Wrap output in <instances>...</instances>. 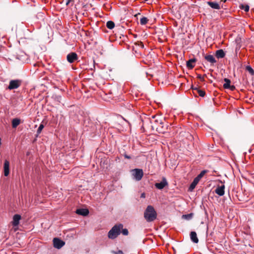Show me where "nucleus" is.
Masks as SVG:
<instances>
[{
	"label": "nucleus",
	"mask_w": 254,
	"mask_h": 254,
	"mask_svg": "<svg viewBox=\"0 0 254 254\" xmlns=\"http://www.w3.org/2000/svg\"><path fill=\"white\" fill-rule=\"evenodd\" d=\"M144 217L147 222L153 221L157 217V213L153 207L148 205L144 213Z\"/></svg>",
	"instance_id": "f257e3e1"
},
{
	"label": "nucleus",
	"mask_w": 254,
	"mask_h": 254,
	"mask_svg": "<svg viewBox=\"0 0 254 254\" xmlns=\"http://www.w3.org/2000/svg\"><path fill=\"white\" fill-rule=\"evenodd\" d=\"M123 228V225L122 224L115 225L108 232V238L111 239L116 238L120 234Z\"/></svg>",
	"instance_id": "f03ea898"
},
{
	"label": "nucleus",
	"mask_w": 254,
	"mask_h": 254,
	"mask_svg": "<svg viewBox=\"0 0 254 254\" xmlns=\"http://www.w3.org/2000/svg\"><path fill=\"white\" fill-rule=\"evenodd\" d=\"M133 173L134 178L137 181L141 180L143 176V172L142 170L139 169H135L132 171Z\"/></svg>",
	"instance_id": "7ed1b4c3"
},
{
	"label": "nucleus",
	"mask_w": 254,
	"mask_h": 254,
	"mask_svg": "<svg viewBox=\"0 0 254 254\" xmlns=\"http://www.w3.org/2000/svg\"><path fill=\"white\" fill-rule=\"evenodd\" d=\"M66 59L68 62L69 63H72L78 60V56L76 53L71 52L67 55Z\"/></svg>",
	"instance_id": "20e7f679"
},
{
	"label": "nucleus",
	"mask_w": 254,
	"mask_h": 254,
	"mask_svg": "<svg viewBox=\"0 0 254 254\" xmlns=\"http://www.w3.org/2000/svg\"><path fill=\"white\" fill-rule=\"evenodd\" d=\"M64 244L65 243L59 238H55L53 239L54 247L57 249H61Z\"/></svg>",
	"instance_id": "39448f33"
},
{
	"label": "nucleus",
	"mask_w": 254,
	"mask_h": 254,
	"mask_svg": "<svg viewBox=\"0 0 254 254\" xmlns=\"http://www.w3.org/2000/svg\"><path fill=\"white\" fill-rule=\"evenodd\" d=\"M168 184L166 180V179L165 178H163L162 179V181L160 183H157L155 184V187L159 189V190H162L166 186H168Z\"/></svg>",
	"instance_id": "423d86ee"
},
{
	"label": "nucleus",
	"mask_w": 254,
	"mask_h": 254,
	"mask_svg": "<svg viewBox=\"0 0 254 254\" xmlns=\"http://www.w3.org/2000/svg\"><path fill=\"white\" fill-rule=\"evenodd\" d=\"M215 193L219 196H222L225 193V186L222 185L221 186H218L215 190Z\"/></svg>",
	"instance_id": "0eeeda50"
},
{
	"label": "nucleus",
	"mask_w": 254,
	"mask_h": 254,
	"mask_svg": "<svg viewBox=\"0 0 254 254\" xmlns=\"http://www.w3.org/2000/svg\"><path fill=\"white\" fill-rule=\"evenodd\" d=\"M225 82L223 84V88L225 89H229L231 91H234L235 89V86L231 84V80H225Z\"/></svg>",
	"instance_id": "6e6552de"
},
{
	"label": "nucleus",
	"mask_w": 254,
	"mask_h": 254,
	"mask_svg": "<svg viewBox=\"0 0 254 254\" xmlns=\"http://www.w3.org/2000/svg\"><path fill=\"white\" fill-rule=\"evenodd\" d=\"M21 219V216L19 214H15L13 217V220L11 222L13 227L17 226L19 224V221Z\"/></svg>",
	"instance_id": "1a4fd4ad"
},
{
	"label": "nucleus",
	"mask_w": 254,
	"mask_h": 254,
	"mask_svg": "<svg viewBox=\"0 0 254 254\" xmlns=\"http://www.w3.org/2000/svg\"><path fill=\"white\" fill-rule=\"evenodd\" d=\"M4 175L5 176H8L9 174V162L5 160L3 164Z\"/></svg>",
	"instance_id": "9d476101"
},
{
	"label": "nucleus",
	"mask_w": 254,
	"mask_h": 254,
	"mask_svg": "<svg viewBox=\"0 0 254 254\" xmlns=\"http://www.w3.org/2000/svg\"><path fill=\"white\" fill-rule=\"evenodd\" d=\"M20 85L19 80H11L8 89H13L18 88Z\"/></svg>",
	"instance_id": "9b49d317"
},
{
	"label": "nucleus",
	"mask_w": 254,
	"mask_h": 254,
	"mask_svg": "<svg viewBox=\"0 0 254 254\" xmlns=\"http://www.w3.org/2000/svg\"><path fill=\"white\" fill-rule=\"evenodd\" d=\"M205 60L210 63L211 64H214L216 63V61L214 58V56L211 55H207L204 56Z\"/></svg>",
	"instance_id": "f8f14e48"
},
{
	"label": "nucleus",
	"mask_w": 254,
	"mask_h": 254,
	"mask_svg": "<svg viewBox=\"0 0 254 254\" xmlns=\"http://www.w3.org/2000/svg\"><path fill=\"white\" fill-rule=\"evenodd\" d=\"M207 4L210 6L211 8L215 9H220L219 4L215 1H207Z\"/></svg>",
	"instance_id": "ddd939ff"
},
{
	"label": "nucleus",
	"mask_w": 254,
	"mask_h": 254,
	"mask_svg": "<svg viewBox=\"0 0 254 254\" xmlns=\"http://www.w3.org/2000/svg\"><path fill=\"white\" fill-rule=\"evenodd\" d=\"M200 180L198 179L197 177H195L193 182L190 184V187H189V190L190 191H192L196 187V186L197 185L198 182H199Z\"/></svg>",
	"instance_id": "4468645a"
},
{
	"label": "nucleus",
	"mask_w": 254,
	"mask_h": 254,
	"mask_svg": "<svg viewBox=\"0 0 254 254\" xmlns=\"http://www.w3.org/2000/svg\"><path fill=\"white\" fill-rule=\"evenodd\" d=\"M196 60L195 59H191L187 62V66L189 69H192L195 65V62Z\"/></svg>",
	"instance_id": "2eb2a0df"
},
{
	"label": "nucleus",
	"mask_w": 254,
	"mask_h": 254,
	"mask_svg": "<svg viewBox=\"0 0 254 254\" xmlns=\"http://www.w3.org/2000/svg\"><path fill=\"white\" fill-rule=\"evenodd\" d=\"M76 213L82 216H86L89 213V211L87 209H78L76 211Z\"/></svg>",
	"instance_id": "dca6fc26"
},
{
	"label": "nucleus",
	"mask_w": 254,
	"mask_h": 254,
	"mask_svg": "<svg viewBox=\"0 0 254 254\" xmlns=\"http://www.w3.org/2000/svg\"><path fill=\"white\" fill-rule=\"evenodd\" d=\"M215 56L218 59H221L225 57V53L223 50L220 49L216 51Z\"/></svg>",
	"instance_id": "f3484780"
},
{
	"label": "nucleus",
	"mask_w": 254,
	"mask_h": 254,
	"mask_svg": "<svg viewBox=\"0 0 254 254\" xmlns=\"http://www.w3.org/2000/svg\"><path fill=\"white\" fill-rule=\"evenodd\" d=\"M190 239H191V240L195 243H197L198 242V239L197 237V235H196V232H190Z\"/></svg>",
	"instance_id": "a211bd4d"
},
{
	"label": "nucleus",
	"mask_w": 254,
	"mask_h": 254,
	"mask_svg": "<svg viewBox=\"0 0 254 254\" xmlns=\"http://www.w3.org/2000/svg\"><path fill=\"white\" fill-rule=\"evenodd\" d=\"M192 89L193 91H195L196 93H197L198 94L199 96H200L201 97L204 96L205 93L204 91L200 90L199 88L196 87H193V86H192Z\"/></svg>",
	"instance_id": "6ab92c4d"
},
{
	"label": "nucleus",
	"mask_w": 254,
	"mask_h": 254,
	"mask_svg": "<svg viewBox=\"0 0 254 254\" xmlns=\"http://www.w3.org/2000/svg\"><path fill=\"white\" fill-rule=\"evenodd\" d=\"M20 124V120L18 118L13 119L12 121L13 128H16Z\"/></svg>",
	"instance_id": "aec40b11"
},
{
	"label": "nucleus",
	"mask_w": 254,
	"mask_h": 254,
	"mask_svg": "<svg viewBox=\"0 0 254 254\" xmlns=\"http://www.w3.org/2000/svg\"><path fill=\"white\" fill-rule=\"evenodd\" d=\"M246 70L251 75H254V70L250 65L246 66Z\"/></svg>",
	"instance_id": "412c9836"
},
{
	"label": "nucleus",
	"mask_w": 254,
	"mask_h": 254,
	"mask_svg": "<svg viewBox=\"0 0 254 254\" xmlns=\"http://www.w3.org/2000/svg\"><path fill=\"white\" fill-rule=\"evenodd\" d=\"M106 26L108 28L112 29L115 27V23L112 21H109L107 22Z\"/></svg>",
	"instance_id": "4be33fe9"
},
{
	"label": "nucleus",
	"mask_w": 254,
	"mask_h": 254,
	"mask_svg": "<svg viewBox=\"0 0 254 254\" xmlns=\"http://www.w3.org/2000/svg\"><path fill=\"white\" fill-rule=\"evenodd\" d=\"M170 84L169 80H161V81L158 82V85L162 86L169 85Z\"/></svg>",
	"instance_id": "5701e85b"
},
{
	"label": "nucleus",
	"mask_w": 254,
	"mask_h": 254,
	"mask_svg": "<svg viewBox=\"0 0 254 254\" xmlns=\"http://www.w3.org/2000/svg\"><path fill=\"white\" fill-rule=\"evenodd\" d=\"M148 21V19L146 17H142L140 20V23L141 25H145Z\"/></svg>",
	"instance_id": "b1692460"
},
{
	"label": "nucleus",
	"mask_w": 254,
	"mask_h": 254,
	"mask_svg": "<svg viewBox=\"0 0 254 254\" xmlns=\"http://www.w3.org/2000/svg\"><path fill=\"white\" fill-rule=\"evenodd\" d=\"M207 172V170H203L200 172V173L199 175H197L196 177L200 180V179Z\"/></svg>",
	"instance_id": "393cba45"
},
{
	"label": "nucleus",
	"mask_w": 254,
	"mask_h": 254,
	"mask_svg": "<svg viewBox=\"0 0 254 254\" xmlns=\"http://www.w3.org/2000/svg\"><path fill=\"white\" fill-rule=\"evenodd\" d=\"M240 7L242 9H244L245 11H249L250 7L248 5L241 4Z\"/></svg>",
	"instance_id": "a878e982"
},
{
	"label": "nucleus",
	"mask_w": 254,
	"mask_h": 254,
	"mask_svg": "<svg viewBox=\"0 0 254 254\" xmlns=\"http://www.w3.org/2000/svg\"><path fill=\"white\" fill-rule=\"evenodd\" d=\"M193 216L192 213H190L188 214H185L183 215V218L187 219V220H190L192 218Z\"/></svg>",
	"instance_id": "bb28decb"
},
{
	"label": "nucleus",
	"mask_w": 254,
	"mask_h": 254,
	"mask_svg": "<svg viewBox=\"0 0 254 254\" xmlns=\"http://www.w3.org/2000/svg\"><path fill=\"white\" fill-rule=\"evenodd\" d=\"M122 229V234L124 235L127 236V235H128V232L127 229H123V228Z\"/></svg>",
	"instance_id": "cd10ccee"
},
{
	"label": "nucleus",
	"mask_w": 254,
	"mask_h": 254,
	"mask_svg": "<svg viewBox=\"0 0 254 254\" xmlns=\"http://www.w3.org/2000/svg\"><path fill=\"white\" fill-rule=\"evenodd\" d=\"M43 128H44V125L42 124H41L38 128L37 132L40 133Z\"/></svg>",
	"instance_id": "c85d7f7f"
},
{
	"label": "nucleus",
	"mask_w": 254,
	"mask_h": 254,
	"mask_svg": "<svg viewBox=\"0 0 254 254\" xmlns=\"http://www.w3.org/2000/svg\"><path fill=\"white\" fill-rule=\"evenodd\" d=\"M113 253H114V254H124L123 251L121 250H119L117 252L113 251Z\"/></svg>",
	"instance_id": "c756f323"
},
{
	"label": "nucleus",
	"mask_w": 254,
	"mask_h": 254,
	"mask_svg": "<svg viewBox=\"0 0 254 254\" xmlns=\"http://www.w3.org/2000/svg\"><path fill=\"white\" fill-rule=\"evenodd\" d=\"M71 1V0H66V5H68Z\"/></svg>",
	"instance_id": "7c9ffc66"
},
{
	"label": "nucleus",
	"mask_w": 254,
	"mask_h": 254,
	"mask_svg": "<svg viewBox=\"0 0 254 254\" xmlns=\"http://www.w3.org/2000/svg\"><path fill=\"white\" fill-rule=\"evenodd\" d=\"M124 156L127 159H130V157L127 154H125Z\"/></svg>",
	"instance_id": "2f4dec72"
},
{
	"label": "nucleus",
	"mask_w": 254,
	"mask_h": 254,
	"mask_svg": "<svg viewBox=\"0 0 254 254\" xmlns=\"http://www.w3.org/2000/svg\"><path fill=\"white\" fill-rule=\"evenodd\" d=\"M139 14H140V13H138L137 14H136L135 15V16H137L138 15H139Z\"/></svg>",
	"instance_id": "473e14b6"
},
{
	"label": "nucleus",
	"mask_w": 254,
	"mask_h": 254,
	"mask_svg": "<svg viewBox=\"0 0 254 254\" xmlns=\"http://www.w3.org/2000/svg\"><path fill=\"white\" fill-rule=\"evenodd\" d=\"M141 196H142V197H144V194H143H143H142Z\"/></svg>",
	"instance_id": "72a5a7b5"
},
{
	"label": "nucleus",
	"mask_w": 254,
	"mask_h": 254,
	"mask_svg": "<svg viewBox=\"0 0 254 254\" xmlns=\"http://www.w3.org/2000/svg\"><path fill=\"white\" fill-rule=\"evenodd\" d=\"M141 45H142V47L143 48L144 47V45L142 43H141Z\"/></svg>",
	"instance_id": "f704fd0d"
}]
</instances>
